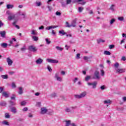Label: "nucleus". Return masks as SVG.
Here are the masks:
<instances>
[{
  "label": "nucleus",
  "mask_w": 126,
  "mask_h": 126,
  "mask_svg": "<svg viewBox=\"0 0 126 126\" xmlns=\"http://www.w3.org/2000/svg\"><path fill=\"white\" fill-rule=\"evenodd\" d=\"M86 95H87V93L86 92H83L80 94L75 95V97L77 99H81V98H84V97H85Z\"/></svg>",
  "instance_id": "nucleus-1"
},
{
  "label": "nucleus",
  "mask_w": 126,
  "mask_h": 126,
  "mask_svg": "<svg viewBox=\"0 0 126 126\" xmlns=\"http://www.w3.org/2000/svg\"><path fill=\"white\" fill-rule=\"evenodd\" d=\"M92 78L93 79H100L101 78V77L100 76V72H98V71H96Z\"/></svg>",
  "instance_id": "nucleus-2"
},
{
  "label": "nucleus",
  "mask_w": 126,
  "mask_h": 126,
  "mask_svg": "<svg viewBox=\"0 0 126 126\" xmlns=\"http://www.w3.org/2000/svg\"><path fill=\"white\" fill-rule=\"evenodd\" d=\"M65 126H77V124L75 123H71V121L70 120L65 121Z\"/></svg>",
  "instance_id": "nucleus-3"
},
{
  "label": "nucleus",
  "mask_w": 126,
  "mask_h": 126,
  "mask_svg": "<svg viewBox=\"0 0 126 126\" xmlns=\"http://www.w3.org/2000/svg\"><path fill=\"white\" fill-rule=\"evenodd\" d=\"M87 84H88V86H92V88L93 89H95V88H96V87L97 86V82L94 81L93 83L88 82Z\"/></svg>",
  "instance_id": "nucleus-4"
},
{
  "label": "nucleus",
  "mask_w": 126,
  "mask_h": 126,
  "mask_svg": "<svg viewBox=\"0 0 126 126\" xmlns=\"http://www.w3.org/2000/svg\"><path fill=\"white\" fill-rule=\"evenodd\" d=\"M103 103L106 107H109L112 104V100L110 99H105L103 101Z\"/></svg>",
  "instance_id": "nucleus-5"
},
{
  "label": "nucleus",
  "mask_w": 126,
  "mask_h": 126,
  "mask_svg": "<svg viewBox=\"0 0 126 126\" xmlns=\"http://www.w3.org/2000/svg\"><path fill=\"white\" fill-rule=\"evenodd\" d=\"M54 78L57 81H60V82H62V81H63V78L60 77V76H59V74L58 73H56L55 74Z\"/></svg>",
  "instance_id": "nucleus-6"
},
{
  "label": "nucleus",
  "mask_w": 126,
  "mask_h": 126,
  "mask_svg": "<svg viewBox=\"0 0 126 126\" xmlns=\"http://www.w3.org/2000/svg\"><path fill=\"white\" fill-rule=\"evenodd\" d=\"M46 61L48 63H59V61L51 59H47Z\"/></svg>",
  "instance_id": "nucleus-7"
},
{
  "label": "nucleus",
  "mask_w": 126,
  "mask_h": 126,
  "mask_svg": "<svg viewBox=\"0 0 126 126\" xmlns=\"http://www.w3.org/2000/svg\"><path fill=\"white\" fill-rule=\"evenodd\" d=\"M48 112V109L46 107H42L40 110V114L41 115H45V114H47Z\"/></svg>",
  "instance_id": "nucleus-8"
},
{
  "label": "nucleus",
  "mask_w": 126,
  "mask_h": 126,
  "mask_svg": "<svg viewBox=\"0 0 126 126\" xmlns=\"http://www.w3.org/2000/svg\"><path fill=\"white\" fill-rule=\"evenodd\" d=\"M6 62L9 66H11L12 65V63H13V61L11 60L10 57H8L6 58Z\"/></svg>",
  "instance_id": "nucleus-9"
},
{
  "label": "nucleus",
  "mask_w": 126,
  "mask_h": 126,
  "mask_svg": "<svg viewBox=\"0 0 126 126\" xmlns=\"http://www.w3.org/2000/svg\"><path fill=\"white\" fill-rule=\"evenodd\" d=\"M37 48H36L34 46L31 45L29 47V50L31 51V52L35 53V52H37Z\"/></svg>",
  "instance_id": "nucleus-10"
},
{
  "label": "nucleus",
  "mask_w": 126,
  "mask_h": 126,
  "mask_svg": "<svg viewBox=\"0 0 126 126\" xmlns=\"http://www.w3.org/2000/svg\"><path fill=\"white\" fill-rule=\"evenodd\" d=\"M117 73H124L126 72V68H118L116 69Z\"/></svg>",
  "instance_id": "nucleus-11"
},
{
  "label": "nucleus",
  "mask_w": 126,
  "mask_h": 126,
  "mask_svg": "<svg viewBox=\"0 0 126 126\" xmlns=\"http://www.w3.org/2000/svg\"><path fill=\"white\" fill-rule=\"evenodd\" d=\"M43 60L41 58H38L35 61L36 64H41L43 63Z\"/></svg>",
  "instance_id": "nucleus-12"
},
{
  "label": "nucleus",
  "mask_w": 126,
  "mask_h": 126,
  "mask_svg": "<svg viewBox=\"0 0 126 126\" xmlns=\"http://www.w3.org/2000/svg\"><path fill=\"white\" fill-rule=\"evenodd\" d=\"M17 14H12L11 15H10L8 17V20L10 21V20H12V19H14V18H15V16H16Z\"/></svg>",
  "instance_id": "nucleus-13"
},
{
  "label": "nucleus",
  "mask_w": 126,
  "mask_h": 126,
  "mask_svg": "<svg viewBox=\"0 0 126 126\" xmlns=\"http://www.w3.org/2000/svg\"><path fill=\"white\" fill-rule=\"evenodd\" d=\"M76 19H74L71 23V27H75L76 26Z\"/></svg>",
  "instance_id": "nucleus-14"
},
{
  "label": "nucleus",
  "mask_w": 126,
  "mask_h": 126,
  "mask_svg": "<svg viewBox=\"0 0 126 126\" xmlns=\"http://www.w3.org/2000/svg\"><path fill=\"white\" fill-rule=\"evenodd\" d=\"M58 26H50L49 27H47L45 28V30H51V29H55V28H57Z\"/></svg>",
  "instance_id": "nucleus-15"
},
{
  "label": "nucleus",
  "mask_w": 126,
  "mask_h": 126,
  "mask_svg": "<svg viewBox=\"0 0 126 126\" xmlns=\"http://www.w3.org/2000/svg\"><path fill=\"white\" fill-rule=\"evenodd\" d=\"M58 26H50L49 27H47L45 28V30H51V29H55V28H57Z\"/></svg>",
  "instance_id": "nucleus-16"
},
{
  "label": "nucleus",
  "mask_w": 126,
  "mask_h": 126,
  "mask_svg": "<svg viewBox=\"0 0 126 126\" xmlns=\"http://www.w3.org/2000/svg\"><path fill=\"white\" fill-rule=\"evenodd\" d=\"M1 124L3 126H9V122H7L6 120H4L1 122Z\"/></svg>",
  "instance_id": "nucleus-17"
},
{
  "label": "nucleus",
  "mask_w": 126,
  "mask_h": 126,
  "mask_svg": "<svg viewBox=\"0 0 126 126\" xmlns=\"http://www.w3.org/2000/svg\"><path fill=\"white\" fill-rule=\"evenodd\" d=\"M5 34H6L5 31H0V35L2 38H5Z\"/></svg>",
  "instance_id": "nucleus-18"
},
{
  "label": "nucleus",
  "mask_w": 126,
  "mask_h": 126,
  "mask_svg": "<svg viewBox=\"0 0 126 126\" xmlns=\"http://www.w3.org/2000/svg\"><path fill=\"white\" fill-rule=\"evenodd\" d=\"M14 7V5H13V4H8L6 5L7 9H10L13 8Z\"/></svg>",
  "instance_id": "nucleus-19"
},
{
  "label": "nucleus",
  "mask_w": 126,
  "mask_h": 126,
  "mask_svg": "<svg viewBox=\"0 0 126 126\" xmlns=\"http://www.w3.org/2000/svg\"><path fill=\"white\" fill-rule=\"evenodd\" d=\"M11 112L13 114H16L17 113V109L15 107H12L11 108Z\"/></svg>",
  "instance_id": "nucleus-20"
},
{
  "label": "nucleus",
  "mask_w": 126,
  "mask_h": 126,
  "mask_svg": "<svg viewBox=\"0 0 126 126\" xmlns=\"http://www.w3.org/2000/svg\"><path fill=\"white\" fill-rule=\"evenodd\" d=\"M56 49L57 50V51H60V52H62L63 50V48L59 46H56Z\"/></svg>",
  "instance_id": "nucleus-21"
},
{
  "label": "nucleus",
  "mask_w": 126,
  "mask_h": 126,
  "mask_svg": "<svg viewBox=\"0 0 126 126\" xmlns=\"http://www.w3.org/2000/svg\"><path fill=\"white\" fill-rule=\"evenodd\" d=\"M13 41H14V42H16V38H12L11 39V40H9L10 44H9V46H11V44H13Z\"/></svg>",
  "instance_id": "nucleus-22"
},
{
  "label": "nucleus",
  "mask_w": 126,
  "mask_h": 126,
  "mask_svg": "<svg viewBox=\"0 0 126 126\" xmlns=\"http://www.w3.org/2000/svg\"><path fill=\"white\" fill-rule=\"evenodd\" d=\"M90 79H91V76H89V75H87L85 77V81H89V80H90Z\"/></svg>",
  "instance_id": "nucleus-23"
},
{
  "label": "nucleus",
  "mask_w": 126,
  "mask_h": 126,
  "mask_svg": "<svg viewBox=\"0 0 126 126\" xmlns=\"http://www.w3.org/2000/svg\"><path fill=\"white\" fill-rule=\"evenodd\" d=\"M97 42L98 44H100V43H105V40L99 38L97 40Z\"/></svg>",
  "instance_id": "nucleus-24"
},
{
  "label": "nucleus",
  "mask_w": 126,
  "mask_h": 126,
  "mask_svg": "<svg viewBox=\"0 0 126 126\" xmlns=\"http://www.w3.org/2000/svg\"><path fill=\"white\" fill-rule=\"evenodd\" d=\"M18 94H20V95H21V94H23V89H22V87L19 88Z\"/></svg>",
  "instance_id": "nucleus-25"
},
{
  "label": "nucleus",
  "mask_w": 126,
  "mask_h": 126,
  "mask_svg": "<svg viewBox=\"0 0 126 126\" xmlns=\"http://www.w3.org/2000/svg\"><path fill=\"white\" fill-rule=\"evenodd\" d=\"M119 66H120V64L118 63L117 62L114 64V67L115 68V70H117V69L119 68Z\"/></svg>",
  "instance_id": "nucleus-26"
},
{
  "label": "nucleus",
  "mask_w": 126,
  "mask_h": 126,
  "mask_svg": "<svg viewBox=\"0 0 126 126\" xmlns=\"http://www.w3.org/2000/svg\"><path fill=\"white\" fill-rule=\"evenodd\" d=\"M59 34H61V36H63V35H65L66 33L64 32V31L61 30L59 31Z\"/></svg>",
  "instance_id": "nucleus-27"
},
{
  "label": "nucleus",
  "mask_w": 126,
  "mask_h": 126,
  "mask_svg": "<svg viewBox=\"0 0 126 126\" xmlns=\"http://www.w3.org/2000/svg\"><path fill=\"white\" fill-rule=\"evenodd\" d=\"M32 39L35 42H37L39 40V37L36 36H32Z\"/></svg>",
  "instance_id": "nucleus-28"
},
{
  "label": "nucleus",
  "mask_w": 126,
  "mask_h": 126,
  "mask_svg": "<svg viewBox=\"0 0 126 126\" xmlns=\"http://www.w3.org/2000/svg\"><path fill=\"white\" fill-rule=\"evenodd\" d=\"M2 95L5 98H8V94H7V93H6V92H3L2 94Z\"/></svg>",
  "instance_id": "nucleus-29"
},
{
  "label": "nucleus",
  "mask_w": 126,
  "mask_h": 126,
  "mask_svg": "<svg viewBox=\"0 0 126 126\" xmlns=\"http://www.w3.org/2000/svg\"><path fill=\"white\" fill-rule=\"evenodd\" d=\"M115 22H116V19H115V18L111 19V20H110L109 22L110 25L114 24V23H115Z\"/></svg>",
  "instance_id": "nucleus-30"
},
{
  "label": "nucleus",
  "mask_w": 126,
  "mask_h": 126,
  "mask_svg": "<svg viewBox=\"0 0 126 126\" xmlns=\"http://www.w3.org/2000/svg\"><path fill=\"white\" fill-rule=\"evenodd\" d=\"M83 59L85 61H87V62H88V60H90V59H92V56H90V57L84 56Z\"/></svg>",
  "instance_id": "nucleus-31"
},
{
  "label": "nucleus",
  "mask_w": 126,
  "mask_h": 126,
  "mask_svg": "<svg viewBox=\"0 0 126 126\" xmlns=\"http://www.w3.org/2000/svg\"><path fill=\"white\" fill-rule=\"evenodd\" d=\"M0 46L1 47H2V48H5L7 47V43H1Z\"/></svg>",
  "instance_id": "nucleus-32"
},
{
  "label": "nucleus",
  "mask_w": 126,
  "mask_h": 126,
  "mask_svg": "<svg viewBox=\"0 0 126 126\" xmlns=\"http://www.w3.org/2000/svg\"><path fill=\"white\" fill-rule=\"evenodd\" d=\"M65 112L67 113H69L71 112V107H67L65 109Z\"/></svg>",
  "instance_id": "nucleus-33"
},
{
  "label": "nucleus",
  "mask_w": 126,
  "mask_h": 126,
  "mask_svg": "<svg viewBox=\"0 0 126 126\" xmlns=\"http://www.w3.org/2000/svg\"><path fill=\"white\" fill-rule=\"evenodd\" d=\"M16 22H17V21H15L13 23V26H15V27H16V28H17V29H19V26L18 25H16Z\"/></svg>",
  "instance_id": "nucleus-34"
},
{
  "label": "nucleus",
  "mask_w": 126,
  "mask_h": 126,
  "mask_svg": "<svg viewBox=\"0 0 126 126\" xmlns=\"http://www.w3.org/2000/svg\"><path fill=\"white\" fill-rule=\"evenodd\" d=\"M35 4L36 6H41L42 5V2L40 1H36Z\"/></svg>",
  "instance_id": "nucleus-35"
},
{
  "label": "nucleus",
  "mask_w": 126,
  "mask_h": 126,
  "mask_svg": "<svg viewBox=\"0 0 126 126\" xmlns=\"http://www.w3.org/2000/svg\"><path fill=\"white\" fill-rule=\"evenodd\" d=\"M65 27H67V28H70V27H71V26L70 25V24H69L68 22H65Z\"/></svg>",
  "instance_id": "nucleus-36"
},
{
  "label": "nucleus",
  "mask_w": 126,
  "mask_h": 126,
  "mask_svg": "<svg viewBox=\"0 0 126 126\" xmlns=\"http://www.w3.org/2000/svg\"><path fill=\"white\" fill-rule=\"evenodd\" d=\"M115 5L114 4L111 5L110 8V10H111L112 11H115Z\"/></svg>",
  "instance_id": "nucleus-37"
},
{
  "label": "nucleus",
  "mask_w": 126,
  "mask_h": 126,
  "mask_svg": "<svg viewBox=\"0 0 126 126\" xmlns=\"http://www.w3.org/2000/svg\"><path fill=\"white\" fill-rule=\"evenodd\" d=\"M77 2L80 3V4H85V2L83 0H78Z\"/></svg>",
  "instance_id": "nucleus-38"
},
{
  "label": "nucleus",
  "mask_w": 126,
  "mask_h": 126,
  "mask_svg": "<svg viewBox=\"0 0 126 126\" xmlns=\"http://www.w3.org/2000/svg\"><path fill=\"white\" fill-rule=\"evenodd\" d=\"M16 14H17L16 15H22L23 16V18H25V14L21 13V11H19L18 13Z\"/></svg>",
  "instance_id": "nucleus-39"
},
{
  "label": "nucleus",
  "mask_w": 126,
  "mask_h": 126,
  "mask_svg": "<svg viewBox=\"0 0 126 126\" xmlns=\"http://www.w3.org/2000/svg\"><path fill=\"white\" fill-rule=\"evenodd\" d=\"M1 77H2L3 79H7L8 78V76L7 75H1Z\"/></svg>",
  "instance_id": "nucleus-40"
},
{
  "label": "nucleus",
  "mask_w": 126,
  "mask_h": 126,
  "mask_svg": "<svg viewBox=\"0 0 126 126\" xmlns=\"http://www.w3.org/2000/svg\"><path fill=\"white\" fill-rule=\"evenodd\" d=\"M50 96L52 98H55V97H57V94H56V93H53L50 94Z\"/></svg>",
  "instance_id": "nucleus-41"
},
{
  "label": "nucleus",
  "mask_w": 126,
  "mask_h": 126,
  "mask_svg": "<svg viewBox=\"0 0 126 126\" xmlns=\"http://www.w3.org/2000/svg\"><path fill=\"white\" fill-rule=\"evenodd\" d=\"M104 55H106V56H110V55H111V52H110L108 51H105L104 52Z\"/></svg>",
  "instance_id": "nucleus-42"
},
{
  "label": "nucleus",
  "mask_w": 126,
  "mask_h": 126,
  "mask_svg": "<svg viewBox=\"0 0 126 126\" xmlns=\"http://www.w3.org/2000/svg\"><path fill=\"white\" fill-rule=\"evenodd\" d=\"M32 35H37V32H36V30H33L31 32Z\"/></svg>",
  "instance_id": "nucleus-43"
},
{
  "label": "nucleus",
  "mask_w": 126,
  "mask_h": 126,
  "mask_svg": "<svg viewBox=\"0 0 126 126\" xmlns=\"http://www.w3.org/2000/svg\"><path fill=\"white\" fill-rule=\"evenodd\" d=\"M118 19L119 21H124V20H125V18L124 17H119Z\"/></svg>",
  "instance_id": "nucleus-44"
},
{
  "label": "nucleus",
  "mask_w": 126,
  "mask_h": 126,
  "mask_svg": "<svg viewBox=\"0 0 126 126\" xmlns=\"http://www.w3.org/2000/svg\"><path fill=\"white\" fill-rule=\"evenodd\" d=\"M45 41L48 45H49V44H51V40H50L48 38H46L45 39Z\"/></svg>",
  "instance_id": "nucleus-45"
},
{
  "label": "nucleus",
  "mask_w": 126,
  "mask_h": 126,
  "mask_svg": "<svg viewBox=\"0 0 126 126\" xmlns=\"http://www.w3.org/2000/svg\"><path fill=\"white\" fill-rule=\"evenodd\" d=\"M83 7H79L78 8V10L79 12H82V10H83Z\"/></svg>",
  "instance_id": "nucleus-46"
},
{
  "label": "nucleus",
  "mask_w": 126,
  "mask_h": 126,
  "mask_svg": "<svg viewBox=\"0 0 126 126\" xmlns=\"http://www.w3.org/2000/svg\"><path fill=\"white\" fill-rule=\"evenodd\" d=\"M75 59H76V60H79V59H80V54L79 53L77 54Z\"/></svg>",
  "instance_id": "nucleus-47"
},
{
  "label": "nucleus",
  "mask_w": 126,
  "mask_h": 126,
  "mask_svg": "<svg viewBox=\"0 0 126 126\" xmlns=\"http://www.w3.org/2000/svg\"><path fill=\"white\" fill-rule=\"evenodd\" d=\"M5 105H6L5 101H2L0 102V106H5Z\"/></svg>",
  "instance_id": "nucleus-48"
},
{
  "label": "nucleus",
  "mask_w": 126,
  "mask_h": 126,
  "mask_svg": "<svg viewBox=\"0 0 126 126\" xmlns=\"http://www.w3.org/2000/svg\"><path fill=\"white\" fill-rule=\"evenodd\" d=\"M26 105V101H23L21 102V106H25Z\"/></svg>",
  "instance_id": "nucleus-49"
},
{
  "label": "nucleus",
  "mask_w": 126,
  "mask_h": 126,
  "mask_svg": "<svg viewBox=\"0 0 126 126\" xmlns=\"http://www.w3.org/2000/svg\"><path fill=\"white\" fill-rule=\"evenodd\" d=\"M56 15H57L58 16H60V15H62V13L61 12L57 11L56 12Z\"/></svg>",
  "instance_id": "nucleus-50"
},
{
  "label": "nucleus",
  "mask_w": 126,
  "mask_h": 126,
  "mask_svg": "<svg viewBox=\"0 0 126 126\" xmlns=\"http://www.w3.org/2000/svg\"><path fill=\"white\" fill-rule=\"evenodd\" d=\"M5 117L6 119H9L10 118V116H9V114H8V113H5Z\"/></svg>",
  "instance_id": "nucleus-51"
},
{
  "label": "nucleus",
  "mask_w": 126,
  "mask_h": 126,
  "mask_svg": "<svg viewBox=\"0 0 126 126\" xmlns=\"http://www.w3.org/2000/svg\"><path fill=\"white\" fill-rule=\"evenodd\" d=\"M100 72L101 76H104V75H105V72L103 70H101Z\"/></svg>",
  "instance_id": "nucleus-52"
},
{
  "label": "nucleus",
  "mask_w": 126,
  "mask_h": 126,
  "mask_svg": "<svg viewBox=\"0 0 126 126\" xmlns=\"http://www.w3.org/2000/svg\"><path fill=\"white\" fill-rule=\"evenodd\" d=\"M36 106V107H41V102H37Z\"/></svg>",
  "instance_id": "nucleus-53"
},
{
  "label": "nucleus",
  "mask_w": 126,
  "mask_h": 126,
  "mask_svg": "<svg viewBox=\"0 0 126 126\" xmlns=\"http://www.w3.org/2000/svg\"><path fill=\"white\" fill-rule=\"evenodd\" d=\"M11 87L13 89L16 87V86L15 85V83H12L11 85Z\"/></svg>",
  "instance_id": "nucleus-54"
},
{
  "label": "nucleus",
  "mask_w": 126,
  "mask_h": 126,
  "mask_svg": "<svg viewBox=\"0 0 126 126\" xmlns=\"http://www.w3.org/2000/svg\"><path fill=\"white\" fill-rule=\"evenodd\" d=\"M47 69L50 72L52 71V68H51V66H50V65H47Z\"/></svg>",
  "instance_id": "nucleus-55"
},
{
  "label": "nucleus",
  "mask_w": 126,
  "mask_h": 126,
  "mask_svg": "<svg viewBox=\"0 0 126 126\" xmlns=\"http://www.w3.org/2000/svg\"><path fill=\"white\" fill-rule=\"evenodd\" d=\"M126 57L125 56H123L121 58V61H123V62L126 61Z\"/></svg>",
  "instance_id": "nucleus-56"
},
{
  "label": "nucleus",
  "mask_w": 126,
  "mask_h": 126,
  "mask_svg": "<svg viewBox=\"0 0 126 126\" xmlns=\"http://www.w3.org/2000/svg\"><path fill=\"white\" fill-rule=\"evenodd\" d=\"M65 48L66 50H68V49H69V48H70V46L69 45H67V44H66L65 45Z\"/></svg>",
  "instance_id": "nucleus-57"
},
{
  "label": "nucleus",
  "mask_w": 126,
  "mask_h": 126,
  "mask_svg": "<svg viewBox=\"0 0 126 126\" xmlns=\"http://www.w3.org/2000/svg\"><path fill=\"white\" fill-rule=\"evenodd\" d=\"M77 80H78V78L76 77L73 80V81L74 83H76Z\"/></svg>",
  "instance_id": "nucleus-58"
},
{
  "label": "nucleus",
  "mask_w": 126,
  "mask_h": 126,
  "mask_svg": "<svg viewBox=\"0 0 126 126\" xmlns=\"http://www.w3.org/2000/svg\"><path fill=\"white\" fill-rule=\"evenodd\" d=\"M27 111H28V108L27 107H25L23 109V112H27Z\"/></svg>",
  "instance_id": "nucleus-59"
},
{
  "label": "nucleus",
  "mask_w": 126,
  "mask_h": 126,
  "mask_svg": "<svg viewBox=\"0 0 126 126\" xmlns=\"http://www.w3.org/2000/svg\"><path fill=\"white\" fill-rule=\"evenodd\" d=\"M125 41H126V39H122L120 42V45H122V44H124V43H125Z\"/></svg>",
  "instance_id": "nucleus-60"
},
{
  "label": "nucleus",
  "mask_w": 126,
  "mask_h": 126,
  "mask_svg": "<svg viewBox=\"0 0 126 126\" xmlns=\"http://www.w3.org/2000/svg\"><path fill=\"white\" fill-rule=\"evenodd\" d=\"M115 48V45H109V49H113V48Z\"/></svg>",
  "instance_id": "nucleus-61"
},
{
  "label": "nucleus",
  "mask_w": 126,
  "mask_h": 126,
  "mask_svg": "<svg viewBox=\"0 0 126 126\" xmlns=\"http://www.w3.org/2000/svg\"><path fill=\"white\" fill-rule=\"evenodd\" d=\"M122 100L123 101V102H126V96L123 97Z\"/></svg>",
  "instance_id": "nucleus-62"
},
{
  "label": "nucleus",
  "mask_w": 126,
  "mask_h": 126,
  "mask_svg": "<svg viewBox=\"0 0 126 126\" xmlns=\"http://www.w3.org/2000/svg\"><path fill=\"white\" fill-rule=\"evenodd\" d=\"M10 105H11V106H14V105H15V103H14L12 101H10Z\"/></svg>",
  "instance_id": "nucleus-63"
},
{
  "label": "nucleus",
  "mask_w": 126,
  "mask_h": 126,
  "mask_svg": "<svg viewBox=\"0 0 126 126\" xmlns=\"http://www.w3.org/2000/svg\"><path fill=\"white\" fill-rule=\"evenodd\" d=\"M11 99L12 100H14V99H15V95L13 94V95H12V96L11 97Z\"/></svg>",
  "instance_id": "nucleus-64"
}]
</instances>
